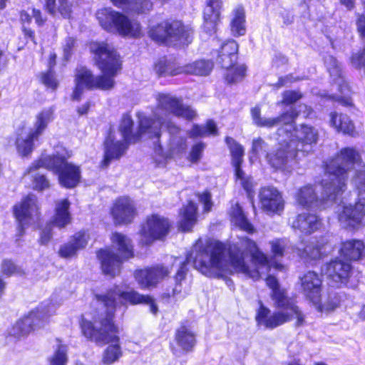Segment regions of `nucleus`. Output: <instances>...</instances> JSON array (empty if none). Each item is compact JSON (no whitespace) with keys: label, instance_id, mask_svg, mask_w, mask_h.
I'll return each instance as SVG.
<instances>
[{"label":"nucleus","instance_id":"nucleus-1","mask_svg":"<svg viewBox=\"0 0 365 365\" xmlns=\"http://www.w3.org/2000/svg\"><path fill=\"white\" fill-rule=\"evenodd\" d=\"M194 263L202 274L213 278H224L237 272L257 280L271 267L267 256L247 237L240 239L229 248L217 242L200 252Z\"/></svg>","mask_w":365,"mask_h":365},{"label":"nucleus","instance_id":"nucleus-2","mask_svg":"<svg viewBox=\"0 0 365 365\" xmlns=\"http://www.w3.org/2000/svg\"><path fill=\"white\" fill-rule=\"evenodd\" d=\"M158 104L153 111V117L148 118L143 113H138V130L133 133V120L128 114L123 115L119 130L123 139L126 143H135L143 137L155 139L154 141L155 150L163 154L160 144H158L160 136L163 125H166L170 138V151L171 154L180 153L182 150V138L180 135V128L177 127L172 121L173 117L182 115V108L179 101L169 94H159L157 98Z\"/></svg>","mask_w":365,"mask_h":365},{"label":"nucleus","instance_id":"nucleus-3","mask_svg":"<svg viewBox=\"0 0 365 365\" xmlns=\"http://www.w3.org/2000/svg\"><path fill=\"white\" fill-rule=\"evenodd\" d=\"M360 161L359 153L353 148H345L326 165L324 177L319 185L323 190L319 197L315 188L307 185L296 193L297 203L309 209H324L329 202H334L344 191L349 172Z\"/></svg>","mask_w":365,"mask_h":365},{"label":"nucleus","instance_id":"nucleus-4","mask_svg":"<svg viewBox=\"0 0 365 365\" xmlns=\"http://www.w3.org/2000/svg\"><path fill=\"white\" fill-rule=\"evenodd\" d=\"M251 115L253 123L258 127L271 128L274 126L282 125L277 130V148L271 153H267L266 158L269 164L276 170L289 171V169L295 163L299 158L297 150L294 148L293 144L296 141L293 138L291 132L292 128V123L298 115V111L291 108L287 112L275 118H265L261 115V110L259 106H255L251 110Z\"/></svg>","mask_w":365,"mask_h":365},{"label":"nucleus","instance_id":"nucleus-5","mask_svg":"<svg viewBox=\"0 0 365 365\" xmlns=\"http://www.w3.org/2000/svg\"><path fill=\"white\" fill-rule=\"evenodd\" d=\"M91 51L95 54L96 60L103 75L94 76L91 71L85 67H78L76 71L74 88L72 99L79 101L83 89L110 90L115 85L114 77L120 68L118 55L109 44L93 43Z\"/></svg>","mask_w":365,"mask_h":365},{"label":"nucleus","instance_id":"nucleus-6","mask_svg":"<svg viewBox=\"0 0 365 365\" xmlns=\"http://www.w3.org/2000/svg\"><path fill=\"white\" fill-rule=\"evenodd\" d=\"M80 325L83 334L98 345L111 344L103 352L104 364H110L120 359L122 351L119 345V337L117 336L118 331L112 321L108 322V319H104L103 314H98L92 317L86 314L82 316Z\"/></svg>","mask_w":365,"mask_h":365},{"label":"nucleus","instance_id":"nucleus-7","mask_svg":"<svg viewBox=\"0 0 365 365\" xmlns=\"http://www.w3.org/2000/svg\"><path fill=\"white\" fill-rule=\"evenodd\" d=\"M96 297L101 305L106 309L105 312L101 314H103L104 319H108V322H113V317L118 302L120 303L129 302L131 304H148L153 314H156L158 311V307L151 297L140 294L134 290L123 292L118 287H115L113 290H110L105 294H97Z\"/></svg>","mask_w":365,"mask_h":365},{"label":"nucleus","instance_id":"nucleus-8","mask_svg":"<svg viewBox=\"0 0 365 365\" xmlns=\"http://www.w3.org/2000/svg\"><path fill=\"white\" fill-rule=\"evenodd\" d=\"M39 168L52 170L58 175L60 184L67 188H72L79 182L80 169L78 166L69 163L66 158L58 155L42 156L27 170L28 174Z\"/></svg>","mask_w":365,"mask_h":365},{"label":"nucleus","instance_id":"nucleus-9","mask_svg":"<svg viewBox=\"0 0 365 365\" xmlns=\"http://www.w3.org/2000/svg\"><path fill=\"white\" fill-rule=\"evenodd\" d=\"M111 240L121 256L119 257L110 250H101L98 252L97 257L101 262L103 272L106 275L114 277L120 273L122 259H129L133 257V248L130 239L121 233H113Z\"/></svg>","mask_w":365,"mask_h":365},{"label":"nucleus","instance_id":"nucleus-10","mask_svg":"<svg viewBox=\"0 0 365 365\" xmlns=\"http://www.w3.org/2000/svg\"><path fill=\"white\" fill-rule=\"evenodd\" d=\"M96 18L101 26L108 31H116L121 36L131 37L140 34V26L137 21H130L124 14L110 8L98 11Z\"/></svg>","mask_w":365,"mask_h":365},{"label":"nucleus","instance_id":"nucleus-11","mask_svg":"<svg viewBox=\"0 0 365 365\" xmlns=\"http://www.w3.org/2000/svg\"><path fill=\"white\" fill-rule=\"evenodd\" d=\"M55 108L48 107L39 112L35 118L34 129L29 132L22 131L18 135L16 145L18 153L26 156L31 153L34 148V141L37 140L47 128L48 125L53 121Z\"/></svg>","mask_w":365,"mask_h":365},{"label":"nucleus","instance_id":"nucleus-12","mask_svg":"<svg viewBox=\"0 0 365 365\" xmlns=\"http://www.w3.org/2000/svg\"><path fill=\"white\" fill-rule=\"evenodd\" d=\"M354 183L359 192V201L354 207L343 206L342 210L339 211V221L344 228L365 226V171L356 174Z\"/></svg>","mask_w":365,"mask_h":365},{"label":"nucleus","instance_id":"nucleus-13","mask_svg":"<svg viewBox=\"0 0 365 365\" xmlns=\"http://www.w3.org/2000/svg\"><path fill=\"white\" fill-rule=\"evenodd\" d=\"M56 308L49 302H43L36 310L16 322L9 331V334L20 338L27 335L35 328L42 327L48 318L55 313Z\"/></svg>","mask_w":365,"mask_h":365},{"label":"nucleus","instance_id":"nucleus-14","mask_svg":"<svg viewBox=\"0 0 365 365\" xmlns=\"http://www.w3.org/2000/svg\"><path fill=\"white\" fill-rule=\"evenodd\" d=\"M182 34V23L171 19L158 24L149 31V36L154 41L168 46L177 45Z\"/></svg>","mask_w":365,"mask_h":365},{"label":"nucleus","instance_id":"nucleus-15","mask_svg":"<svg viewBox=\"0 0 365 365\" xmlns=\"http://www.w3.org/2000/svg\"><path fill=\"white\" fill-rule=\"evenodd\" d=\"M324 63L330 76L333 78L340 94L330 96L329 98L334 101L338 102L342 106H349L351 105L350 98V89L347 83L341 76V68L337 60L332 56H327L324 58Z\"/></svg>","mask_w":365,"mask_h":365},{"label":"nucleus","instance_id":"nucleus-16","mask_svg":"<svg viewBox=\"0 0 365 365\" xmlns=\"http://www.w3.org/2000/svg\"><path fill=\"white\" fill-rule=\"evenodd\" d=\"M170 227L168 220L163 216L152 215L148 217L140 230L142 243L148 245L156 240H163L168 234Z\"/></svg>","mask_w":365,"mask_h":365},{"label":"nucleus","instance_id":"nucleus-17","mask_svg":"<svg viewBox=\"0 0 365 365\" xmlns=\"http://www.w3.org/2000/svg\"><path fill=\"white\" fill-rule=\"evenodd\" d=\"M70 202L67 199L60 200L56 205V213L53 219L47 223L40 234V242L46 245L51 238L53 226L61 229L71 223V216L69 212Z\"/></svg>","mask_w":365,"mask_h":365},{"label":"nucleus","instance_id":"nucleus-18","mask_svg":"<svg viewBox=\"0 0 365 365\" xmlns=\"http://www.w3.org/2000/svg\"><path fill=\"white\" fill-rule=\"evenodd\" d=\"M322 272L330 280L333 287H339L346 284L352 268L349 261L335 259L322 267Z\"/></svg>","mask_w":365,"mask_h":365},{"label":"nucleus","instance_id":"nucleus-19","mask_svg":"<svg viewBox=\"0 0 365 365\" xmlns=\"http://www.w3.org/2000/svg\"><path fill=\"white\" fill-rule=\"evenodd\" d=\"M37 198L34 195H29L24 197L19 205L14 207L15 217L19 222L18 230L23 235L25 227L38 218Z\"/></svg>","mask_w":365,"mask_h":365},{"label":"nucleus","instance_id":"nucleus-20","mask_svg":"<svg viewBox=\"0 0 365 365\" xmlns=\"http://www.w3.org/2000/svg\"><path fill=\"white\" fill-rule=\"evenodd\" d=\"M297 117L294 118L296 119ZM295 120L292 123V128L291 130L293 134V138L296 141L295 145L293 144V148H299L297 150L298 154L299 153H308L312 149V145L316 144L319 139L318 130L310 125H302L299 129H297L294 126Z\"/></svg>","mask_w":365,"mask_h":365},{"label":"nucleus","instance_id":"nucleus-21","mask_svg":"<svg viewBox=\"0 0 365 365\" xmlns=\"http://www.w3.org/2000/svg\"><path fill=\"white\" fill-rule=\"evenodd\" d=\"M290 313L288 310L280 309L271 314L270 310L259 302V307L255 317L258 325L267 329H273L290 320Z\"/></svg>","mask_w":365,"mask_h":365},{"label":"nucleus","instance_id":"nucleus-22","mask_svg":"<svg viewBox=\"0 0 365 365\" xmlns=\"http://www.w3.org/2000/svg\"><path fill=\"white\" fill-rule=\"evenodd\" d=\"M130 143L124 139L117 140L110 131L104 142V158L101 162V168H107L113 160H118L124 155Z\"/></svg>","mask_w":365,"mask_h":365},{"label":"nucleus","instance_id":"nucleus-23","mask_svg":"<svg viewBox=\"0 0 365 365\" xmlns=\"http://www.w3.org/2000/svg\"><path fill=\"white\" fill-rule=\"evenodd\" d=\"M111 215L116 224L131 222L136 215L133 201L128 197H119L113 204Z\"/></svg>","mask_w":365,"mask_h":365},{"label":"nucleus","instance_id":"nucleus-24","mask_svg":"<svg viewBox=\"0 0 365 365\" xmlns=\"http://www.w3.org/2000/svg\"><path fill=\"white\" fill-rule=\"evenodd\" d=\"M238 44L234 40H229L220 46V48L211 52L216 63L222 68H229L235 63L237 58Z\"/></svg>","mask_w":365,"mask_h":365},{"label":"nucleus","instance_id":"nucleus-25","mask_svg":"<svg viewBox=\"0 0 365 365\" xmlns=\"http://www.w3.org/2000/svg\"><path fill=\"white\" fill-rule=\"evenodd\" d=\"M170 271L163 266H155L139 270L135 274L136 280L142 289L155 287Z\"/></svg>","mask_w":365,"mask_h":365},{"label":"nucleus","instance_id":"nucleus-26","mask_svg":"<svg viewBox=\"0 0 365 365\" xmlns=\"http://www.w3.org/2000/svg\"><path fill=\"white\" fill-rule=\"evenodd\" d=\"M262 208L271 213H279L284 209V202L282 194L274 187H264L259 192Z\"/></svg>","mask_w":365,"mask_h":365},{"label":"nucleus","instance_id":"nucleus-27","mask_svg":"<svg viewBox=\"0 0 365 365\" xmlns=\"http://www.w3.org/2000/svg\"><path fill=\"white\" fill-rule=\"evenodd\" d=\"M322 279L314 272H307L301 278L302 292L312 304H317L321 297Z\"/></svg>","mask_w":365,"mask_h":365},{"label":"nucleus","instance_id":"nucleus-28","mask_svg":"<svg viewBox=\"0 0 365 365\" xmlns=\"http://www.w3.org/2000/svg\"><path fill=\"white\" fill-rule=\"evenodd\" d=\"M322 225V220L316 215L303 212L292 222V227L304 235H311L319 230Z\"/></svg>","mask_w":365,"mask_h":365},{"label":"nucleus","instance_id":"nucleus-29","mask_svg":"<svg viewBox=\"0 0 365 365\" xmlns=\"http://www.w3.org/2000/svg\"><path fill=\"white\" fill-rule=\"evenodd\" d=\"M220 0H207L204 9L203 30L209 35L216 32L217 22L220 21Z\"/></svg>","mask_w":365,"mask_h":365},{"label":"nucleus","instance_id":"nucleus-30","mask_svg":"<svg viewBox=\"0 0 365 365\" xmlns=\"http://www.w3.org/2000/svg\"><path fill=\"white\" fill-rule=\"evenodd\" d=\"M88 238V236L85 232H77L68 243L61 247L59 255L65 258L72 257L76 254L77 250L86 246Z\"/></svg>","mask_w":365,"mask_h":365},{"label":"nucleus","instance_id":"nucleus-31","mask_svg":"<svg viewBox=\"0 0 365 365\" xmlns=\"http://www.w3.org/2000/svg\"><path fill=\"white\" fill-rule=\"evenodd\" d=\"M341 255L349 260H358L365 256V244L359 240L344 242L341 247Z\"/></svg>","mask_w":365,"mask_h":365},{"label":"nucleus","instance_id":"nucleus-32","mask_svg":"<svg viewBox=\"0 0 365 365\" xmlns=\"http://www.w3.org/2000/svg\"><path fill=\"white\" fill-rule=\"evenodd\" d=\"M117 7L137 13L150 11L153 3L150 0H110Z\"/></svg>","mask_w":365,"mask_h":365},{"label":"nucleus","instance_id":"nucleus-33","mask_svg":"<svg viewBox=\"0 0 365 365\" xmlns=\"http://www.w3.org/2000/svg\"><path fill=\"white\" fill-rule=\"evenodd\" d=\"M328 240L325 237H321L319 240L310 242L300 253L302 258L309 259H318L326 252L325 245Z\"/></svg>","mask_w":365,"mask_h":365},{"label":"nucleus","instance_id":"nucleus-34","mask_svg":"<svg viewBox=\"0 0 365 365\" xmlns=\"http://www.w3.org/2000/svg\"><path fill=\"white\" fill-rule=\"evenodd\" d=\"M330 125L337 131L349 135L353 133L354 129V124L348 115L336 112L330 113Z\"/></svg>","mask_w":365,"mask_h":365},{"label":"nucleus","instance_id":"nucleus-35","mask_svg":"<svg viewBox=\"0 0 365 365\" xmlns=\"http://www.w3.org/2000/svg\"><path fill=\"white\" fill-rule=\"evenodd\" d=\"M154 70L158 76H175L181 73V68L173 59L160 58L154 65Z\"/></svg>","mask_w":365,"mask_h":365},{"label":"nucleus","instance_id":"nucleus-36","mask_svg":"<svg viewBox=\"0 0 365 365\" xmlns=\"http://www.w3.org/2000/svg\"><path fill=\"white\" fill-rule=\"evenodd\" d=\"M230 215L232 222L239 227L240 230L246 231L248 233L253 232L254 227L248 221L238 204L232 206Z\"/></svg>","mask_w":365,"mask_h":365},{"label":"nucleus","instance_id":"nucleus-37","mask_svg":"<svg viewBox=\"0 0 365 365\" xmlns=\"http://www.w3.org/2000/svg\"><path fill=\"white\" fill-rule=\"evenodd\" d=\"M231 32L235 36H243L246 33L245 14L242 6L233 11V17L230 21Z\"/></svg>","mask_w":365,"mask_h":365},{"label":"nucleus","instance_id":"nucleus-38","mask_svg":"<svg viewBox=\"0 0 365 365\" xmlns=\"http://www.w3.org/2000/svg\"><path fill=\"white\" fill-rule=\"evenodd\" d=\"M213 68V63L210 61L200 60L184 66V73L207 76Z\"/></svg>","mask_w":365,"mask_h":365},{"label":"nucleus","instance_id":"nucleus-39","mask_svg":"<svg viewBox=\"0 0 365 365\" xmlns=\"http://www.w3.org/2000/svg\"><path fill=\"white\" fill-rule=\"evenodd\" d=\"M187 134L192 138H203L209 135H217L218 131L215 123L212 120H208L205 125H193Z\"/></svg>","mask_w":365,"mask_h":365},{"label":"nucleus","instance_id":"nucleus-40","mask_svg":"<svg viewBox=\"0 0 365 365\" xmlns=\"http://www.w3.org/2000/svg\"><path fill=\"white\" fill-rule=\"evenodd\" d=\"M197 205L193 202H189L184 207V232H188L195 225L197 220Z\"/></svg>","mask_w":365,"mask_h":365},{"label":"nucleus","instance_id":"nucleus-41","mask_svg":"<svg viewBox=\"0 0 365 365\" xmlns=\"http://www.w3.org/2000/svg\"><path fill=\"white\" fill-rule=\"evenodd\" d=\"M225 142L230 148L232 155V165H238L243 161L244 148L243 147L235 141V139L230 137H227Z\"/></svg>","mask_w":365,"mask_h":365},{"label":"nucleus","instance_id":"nucleus-42","mask_svg":"<svg viewBox=\"0 0 365 365\" xmlns=\"http://www.w3.org/2000/svg\"><path fill=\"white\" fill-rule=\"evenodd\" d=\"M271 297L275 307L279 309L288 310L291 306L294 305L292 302H289L285 291L280 287L272 291Z\"/></svg>","mask_w":365,"mask_h":365},{"label":"nucleus","instance_id":"nucleus-43","mask_svg":"<svg viewBox=\"0 0 365 365\" xmlns=\"http://www.w3.org/2000/svg\"><path fill=\"white\" fill-rule=\"evenodd\" d=\"M227 72L225 75V81L227 83H237L245 76L246 67L244 65L232 66L229 68H225Z\"/></svg>","mask_w":365,"mask_h":365},{"label":"nucleus","instance_id":"nucleus-44","mask_svg":"<svg viewBox=\"0 0 365 365\" xmlns=\"http://www.w3.org/2000/svg\"><path fill=\"white\" fill-rule=\"evenodd\" d=\"M20 18L23 26H25L26 24H30L33 18L38 26L43 25L45 21V19L42 17L41 12L36 9L22 11L20 14Z\"/></svg>","mask_w":365,"mask_h":365},{"label":"nucleus","instance_id":"nucleus-45","mask_svg":"<svg viewBox=\"0 0 365 365\" xmlns=\"http://www.w3.org/2000/svg\"><path fill=\"white\" fill-rule=\"evenodd\" d=\"M67 346L59 344L53 353L49 358V365H66L68 362Z\"/></svg>","mask_w":365,"mask_h":365},{"label":"nucleus","instance_id":"nucleus-46","mask_svg":"<svg viewBox=\"0 0 365 365\" xmlns=\"http://www.w3.org/2000/svg\"><path fill=\"white\" fill-rule=\"evenodd\" d=\"M205 147V143L202 142H199L193 145L188 156L187 157V160L191 163H197L202 157V153Z\"/></svg>","mask_w":365,"mask_h":365},{"label":"nucleus","instance_id":"nucleus-47","mask_svg":"<svg viewBox=\"0 0 365 365\" xmlns=\"http://www.w3.org/2000/svg\"><path fill=\"white\" fill-rule=\"evenodd\" d=\"M1 272L9 277L12 274H21V268L18 267L12 261L4 259L1 263Z\"/></svg>","mask_w":365,"mask_h":365},{"label":"nucleus","instance_id":"nucleus-48","mask_svg":"<svg viewBox=\"0 0 365 365\" xmlns=\"http://www.w3.org/2000/svg\"><path fill=\"white\" fill-rule=\"evenodd\" d=\"M267 144L262 138H255L252 140L251 153L255 157L260 154H267Z\"/></svg>","mask_w":365,"mask_h":365},{"label":"nucleus","instance_id":"nucleus-49","mask_svg":"<svg viewBox=\"0 0 365 365\" xmlns=\"http://www.w3.org/2000/svg\"><path fill=\"white\" fill-rule=\"evenodd\" d=\"M339 300L336 297L331 298L329 297V301L327 302L321 303V297L319 298V302L317 304H313L316 309L319 312H330L337 307L339 304Z\"/></svg>","mask_w":365,"mask_h":365},{"label":"nucleus","instance_id":"nucleus-50","mask_svg":"<svg viewBox=\"0 0 365 365\" xmlns=\"http://www.w3.org/2000/svg\"><path fill=\"white\" fill-rule=\"evenodd\" d=\"M272 252L275 257H282L284 254L287 241L286 240H275L270 242Z\"/></svg>","mask_w":365,"mask_h":365},{"label":"nucleus","instance_id":"nucleus-51","mask_svg":"<svg viewBox=\"0 0 365 365\" xmlns=\"http://www.w3.org/2000/svg\"><path fill=\"white\" fill-rule=\"evenodd\" d=\"M33 186L35 190H43L49 187V182L43 174L38 173L34 176Z\"/></svg>","mask_w":365,"mask_h":365},{"label":"nucleus","instance_id":"nucleus-52","mask_svg":"<svg viewBox=\"0 0 365 365\" xmlns=\"http://www.w3.org/2000/svg\"><path fill=\"white\" fill-rule=\"evenodd\" d=\"M283 99L282 103L284 105H290L296 103L302 98V94L298 91H286L282 94Z\"/></svg>","mask_w":365,"mask_h":365},{"label":"nucleus","instance_id":"nucleus-53","mask_svg":"<svg viewBox=\"0 0 365 365\" xmlns=\"http://www.w3.org/2000/svg\"><path fill=\"white\" fill-rule=\"evenodd\" d=\"M41 81L47 88L52 90H55L58 86V82L51 71L42 73Z\"/></svg>","mask_w":365,"mask_h":365},{"label":"nucleus","instance_id":"nucleus-54","mask_svg":"<svg viewBox=\"0 0 365 365\" xmlns=\"http://www.w3.org/2000/svg\"><path fill=\"white\" fill-rule=\"evenodd\" d=\"M196 344L195 335L184 329V352L192 351Z\"/></svg>","mask_w":365,"mask_h":365},{"label":"nucleus","instance_id":"nucleus-55","mask_svg":"<svg viewBox=\"0 0 365 365\" xmlns=\"http://www.w3.org/2000/svg\"><path fill=\"white\" fill-rule=\"evenodd\" d=\"M74 0H59L58 11L64 18H69Z\"/></svg>","mask_w":365,"mask_h":365},{"label":"nucleus","instance_id":"nucleus-56","mask_svg":"<svg viewBox=\"0 0 365 365\" xmlns=\"http://www.w3.org/2000/svg\"><path fill=\"white\" fill-rule=\"evenodd\" d=\"M351 63L357 68L364 69V73L365 74V48L362 51L352 56Z\"/></svg>","mask_w":365,"mask_h":365},{"label":"nucleus","instance_id":"nucleus-57","mask_svg":"<svg viewBox=\"0 0 365 365\" xmlns=\"http://www.w3.org/2000/svg\"><path fill=\"white\" fill-rule=\"evenodd\" d=\"M175 343L178 347H175L173 343L170 344V347L174 354L180 356L182 349V331L180 330L177 331Z\"/></svg>","mask_w":365,"mask_h":365},{"label":"nucleus","instance_id":"nucleus-58","mask_svg":"<svg viewBox=\"0 0 365 365\" xmlns=\"http://www.w3.org/2000/svg\"><path fill=\"white\" fill-rule=\"evenodd\" d=\"M199 200L204 205V211L210 212L212 207V202L211 201V195L208 192H205L198 195Z\"/></svg>","mask_w":365,"mask_h":365},{"label":"nucleus","instance_id":"nucleus-59","mask_svg":"<svg viewBox=\"0 0 365 365\" xmlns=\"http://www.w3.org/2000/svg\"><path fill=\"white\" fill-rule=\"evenodd\" d=\"M75 44V39L68 37L65 39L63 45V56L66 60H68L71 56V51Z\"/></svg>","mask_w":365,"mask_h":365},{"label":"nucleus","instance_id":"nucleus-60","mask_svg":"<svg viewBox=\"0 0 365 365\" xmlns=\"http://www.w3.org/2000/svg\"><path fill=\"white\" fill-rule=\"evenodd\" d=\"M288 312L291 314L290 319L294 316L296 317L297 326L303 325L304 322V316L301 313L298 307H297L296 305L294 304L293 306L290 307V308L288 309Z\"/></svg>","mask_w":365,"mask_h":365},{"label":"nucleus","instance_id":"nucleus-61","mask_svg":"<svg viewBox=\"0 0 365 365\" xmlns=\"http://www.w3.org/2000/svg\"><path fill=\"white\" fill-rule=\"evenodd\" d=\"M194 39V29L189 24L184 26V45H188Z\"/></svg>","mask_w":365,"mask_h":365},{"label":"nucleus","instance_id":"nucleus-62","mask_svg":"<svg viewBox=\"0 0 365 365\" xmlns=\"http://www.w3.org/2000/svg\"><path fill=\"white\" fill-rule=\"evenodd\" d=\"M356 26L362 40L365 43V16L359 15L356 20Z\"/></svg>","mask_w":365,"mask_h":365},{"label":"nucleus","instance_id":"nucleus-63","mask_svg":"<svg viewBox=\"0 0 365 365\" xmlns=\"http://www.w3.org/2000/svg\"><path fill=\"white\" fill-rule=\"evenodd\" d=\"M182 280V263L180 264L179 269L175 276L176 285L173 289V294L181 292V282Z\"/></svg>","mask_w":365,"mask_h":365},{"label":"nucleus","instance_id":"nucleus-64","mask_svg":"<svg viewBox=\"0 0 365 365\" xmlns=\"http://www.w3.org/2000/svg\"><path fill=\"white\" fill-rule=\"evenodd\" d=\"M297 81L292 75H287L279 78L278 82L275 84V86L279 88L283 86H286L289 83Z\"/></svg>","mask_w":365,"mask_h":365}]
</instances>
